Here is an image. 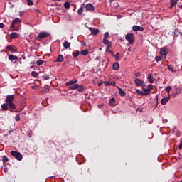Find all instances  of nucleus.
I'll list each match as a JSON object with an SVG mask.
<instances>
[{
	"label": "nucleus",
	"mask_w": 182,
	"mask_h": 182,
	"mask_svg": "<svg viewBox=\"0 0 182 182\" xmlns=\"http://www.w3.org/2000/svg\"><path fill=\"white\" fill-rule=\"evenodd\" d=\"M14 99L15 95H7L5 99L6 103L9 105V107H10V109H12V110H15L16 109V106L15 105V104H14Z\"/></svg>",
	"instance_id": "nucleus-1"
},
{
	"label": "nucleus",
	"mask_w": 182,
	"mask_h": 182,
	"mask_svg": "<svg viewBox=\"0 0 182 182\" xmlns=\"http://www.w3.org/2000/svg\"><path fill=\"white\" fill-rule=\"evenodd\" d=\"M126 41H128L129 43L127 45H133L134 43V34L128 33L125 36Z\"/></svg>",
	"instance_id": "nucleus-2"
},
{
	"label": "nucleus",
	"mask_w": 182,
	"mask_h": 182,
	"mask_svg": "<svg viewBox=\"0 0 182 182\" xmlns=\"http://www.w3.org/2000/svg\"><path fill=\"white\" fill-rule=\"evenodd\" d=\"M50 34L46 31H42L39 33L38 36L36 37L37 41H42V39L45 38H48V36H50Z\"/></svg>",
	"instance_id": "nucleus-3"
},
{
	"label": "nucleus",
	"mask_w": 182,
	"mask_h": 182,
	"mask_svg": "<svg viewBox=\"0 0 182 182\" xmlns=\"http://www.w3.org/2000/svg\"><path fill=\"white\" fill-rule=\"evenodd\" d=\"M10 154L11 156H13V157L16 159V160L21 161L23 159L22 154L20 152L11 151Z\"/></svg>",
	"instance_id": "nucleus-4"
},
{
	"label": "nucleus",
	"mask_w": 182,
	"mask_h": 182,
	"mask_svg": "<svg viewBox=\"0 0 182 182\" xmlns=\"http://www.w3.org/2000/svg\"><path fill=\"white\" fill-rule=\"evenodd\" d=\"M21 22H22V21H21L19 18H16L14 20H13L10 28H16V25H19Z\"/></svg>",
	"instance_id": "nucleus-5"
},
{
	"label": "nucleus",
	"mask_w": 182,
	"mask_h": 182,
	"mask_svg": "<svg viewBox=\"0 0 182 182\" xmlns=\"http://www.w3.org/2000/svg\"><path fill=\"white\" fill-rule=\"evenodd\" d=\"M134 83L136 86H145V83L143 82V80L139 79V78H135L134 80Z\"/></svg>",
	"instance_id": "nucleus-6"
},
{
	"label": "nucleus",
	"mask_w": 182,
	"mask_h": 182,
	"mask_svg": "<svg viewBox=\"0 0 182 182\" xmlns=\"http://www.w3.org/2000/svg\"><path fill=\"white\" fill-rule=\"evenodd\" d=\"M144 92H145V95H150V92H151V90H153V85L151 84H149L146 88L144 89Z\"/></svg>",
	"instance_id": "nucleus-7"
},
{
	"label": "nucleus",
	"mask_w": 182,
	"mask_h": 182,
	"mask_svg": "<svg viewBox=\"0 0 182 182\" xmlns=\"http://www.w3.org/2000/svg\"><path fill=\"white\" fill-rule=\"evenodd\" d=\"M160 55L161 58H166L167 56V48L166 47L161 48Z\"/></svg>",
	"instance_id": "nucleus-8"
},
{
	"label": "nucleus",
	"mask_w": 182,
	"mask_h": 182,
	"mask_svg": "<svg viewBox=\"0 0 182 182\" xmlns=\"http://www.w3.org/2000/svg\"><path fill=\"white\" fill-rule=\"evenodd\" d=\"M89 31H90L92 35H93L94 36L97 35V33H99V29L97 28H94L92 27L88 28Z\"/></svg>",
	"instance_id": "nucleus-9"
},
{
	"label": "nucleus",
	"mask_w": 182,
	"mask_h": 182,
	"mask_svg": "<svg viewBox=\"0 0 182 182\" xmlns=\"http://www.w3.org/2000/svg\"><path fill=\"white\" fill-rule=\"evenodd\" d=\"M85 8L87 11H89V12H93L95 11V6L92 5V4H88L85 6Z\"/></svg>",
	"instance_id": "nucleus-10"
},
{
	"label": "nucleus",
	"mask_w": 182,
	"mask_h": 182,
	"mask_svg": "<svg viewBox=\"0 0 182 182\" xmlns=\"http://www.w3.org/2000/svg\"><path fill=\"white\" fill-rule=\"evenodd\" d=\"M132 31H134V32H137V31L143 32V31H144V28L143 27H140L139 26H134L132 27Z\"/></svg>",
	"instance_id": "nucleus-11"
},
{
	"label": "nucleus",
	"mask_w": 182,
	"mask_h": 182,
	"mask_svg": "<svg viewBox=\"0 0 182 182\" xmlns=\"http://www.w3.org/2000/svg\"><path fill=\"white\" fill-rule=\"evenodd\" d=\"M135 92L136 93H137V95H141V96H146L144 90H140L139 89H136Z\"/></svg>",
	"instance_id": "nucleus-12"
},
{
	"label": "nucleus",
	"mask_w": 182,
	"mask_h": 182,
	"mask_svg": "<svg viewBox=\"0 0 182 182\" xmlns=\"http://www.w3.org/2000/svg\"><path fill=\"white\" fill-rule=\"evenodd\" d=\"M75 83H77V80H70L69 82H67L65 83V86H73V85H75Z\"/></svg>",
	"instance_id": "nucleus-13"
},
{
	"label": "nucleus",
	"mask_w": 182,
	"mask_h": 182,
	"mask_svg": "<svg viewBox=\"0 0 182 182\" xmlns=\"http://www.w3.org/2000/svg\"><path fill=\"white\" fill-rule=\"evenodd\" d=\"M9 106L8 103H4L1 105V110H9V108L8 107Z\"/></svg>",
	"instance_id": "nucleus-14"
},
{
	"label": "nucleus",
	"mask_w": 182,
	"mask_h": 182,
	"mask_svg": "<svg viewBox=\"0 0 182 182\" xmlns=\"http://www.w3.org/2000/svg\"><path fill=\"white\" fill-rule=\"evenodd\" d=\"M9 60H11V62H13V60H18V56L14 55H9Z\"/></svg>",
	"instance_id": "nucleus-15"
},
{
	"label": "nucleus",
	"mask_w": 182,
	"mask_h": 182,
	"mask_svg": "<svg viewBox=\"0 0 182 182\" xmlns=\"http://www.w3.org/2000/svg\"><path fill=\"white\" fill-rule=\"evenodd\" d=\"M147 79L149 83H154V79L153 78V75L151 74H149Z\"/></svg>",
	"instance_id": "nucleus-16"
},
{
	"label": "nucleus",
	"mask_w": 182,
	"mask_h": 182,
	"mask_svg": "<svg viewBox=\"0 0 182 182\" xmlns=\"http://www.w3.org/2000/svg\"><path fill=\"white\" fill-rule=\"evenodd\" d=\"M169 100H170L169 97H164V98H162L161 100V105H166L167 102H168Z\"/></svg>",
	"instance_id": "nucleus-17"
},
{
	"label": "nucleus",
	"mask_w": 182,
	"mask_h": 182,
	"mask_svg": "<svg viewBox=\"0 0 182 182\" xmlns=\"http://www.w3.org/2000/svg\"><path fill=\"white\" fill-rule=\"evenodd\" d=\"M18 37H19V34H18L15 32L11 33V39H18Z\"/></svg>",
	"instance_id": "nucleus-18"
},
{
	"label": "nucleus",
	"mask_w": 182,
	"mask_h": 182,
	"mask_svg": "<svg viewBox=\"0 0 182 182\" xmlns=\"http://www.w3.org/2000/svg\"><path fill=\"white\" fill-rule=\"evenodd\" d=\"M80 55H82V56H87V55H89V50H82L80 51Z\"/></svg>",
	"instance_id": "nucleus-19"
},
{
	"label": "nucleus",
	"mask_w": 182,
	"mask_h": 182,
	"mask_svg": "<svg viewBox=\"0 0 182 182\" xmlns=\"http://www.w3.org/2000/svg\"><path fill=\"white\" fill-rule=\"evenodd\" d=\"M50 90V87L49 85H46L43 88V92H44V93H48V92H49Z\"/></svg>",
	"instance_id": "nucleus-20"
},
{
	"label": "nucleus",
	"mask_w": 182,
	"mask_h": 182,
	"mask_svg": "<svg viewBox=\"0 0 182 182\" xmlns=\"http://www.w3.org/2000/svg\"><path fill=\"white\" fill-rule=\"evenodd\" d=\"M6 49H8V50H10V52H16V50H15V47L14 46H8L6 47Z\"/></svg>",
	"instance_id": "nucleus-21"
},
{
	"label": "nucleus",
	"mask_w": 182,
	"mask_h": 182,
	"mask_svg": "<svg viewBox=\"0 0 182 182\" xmlns=\"http://www.w3.org/2000/svg\"><path fill=\"white\" fill-rule=\"evenodd\" d=\"M119 68H120V65H119L118 63H114L112 65V69H113V70H117V69H119Z\"/></svg>",
	"instance_id": "nucleus-22"
},
{
	"label": "nucleus",
	"mask_w": 182,
	"mask_h": 182,
	"mask_svg": "<svg viewBox=\"0 0 182 182\" xmlns=\"http://www.w3.org/2000/svg\"><path fill=\"white\" fill-rule=\"evenodd\" d=\"M118 90H119V95L120 96H125L126 95V92H124V90H123V89L118 87Z\"/></svg>",
	"instance_id": "nucleus-23"
},
{
	"label": "nucleus",
	"mask_w": 182,
	"mask_h": 182,
	"mask_svg": "<svg viewBox=\"0 0 182 182\" xmlns=\"http://www.w3.org/2000/svg\"><path fill=\"white\" fill-rule=\"evenodd\" d=\"M63 47L65 48V49H69V48H70V43L65 41L63 43Z\"/></svg>",
	"instance_id": "nucleus-24"
},
{
	"label": "nucleus",
	"mask_w": 182,
	"mask_h": 182,
	"mask_svg": "<svg viewBox=\"0 0 182 182\" xmlns=\"http://www.w3.org/2000/svg\"><path fill=\"white\" fill-rule=\"evenodd\" d=\"M63 59H64L63 55H59L58 56V58L55 60V62H63Z\"/></svg>",
	"instance_id": "nucleus-25"
},
{
	"label": "nucleus",
	"mask_w": 182,
	"mask_h": 182,
	"mask_svg": "<svg viewBox=\"0 0 182 182\" xmlns=\"http://www.w3.org/2000/svg\"><path fill=\"white\" fill-rule=\"evenodd\" d=\"M77 90L78 92H83V90H85V87H83V85H77Z\"/></svg>",
	"instance_id": "nucleus-26"
},
{
	"label": "nucleus",
	"mask_w": 182,
	"mask_h": 182,
	"mask_svg": "<svg viewBox=\"0 0 182 182\" xmlns=\"http://www.w3.org/2000/svg\"><path fill=\"white\" fill-rule=\"evenodd\" d=\"M78 84H74L71 86H69V89L71 90H76L77 89Z\"/></svg>",
	"instance_id": "nucleus-27"
},
{
	"label": "nucleus",
	"mask_w": 182,
	"mask_h": 182,
	"mask_svg": "<svg viewBox=\"0 0 182 182\" xmlns=\"http://www.w3.org/2000/svg\"><path fill=\"white\" fill-rule=\"evenodd\" d=\"M178 0H171V8H173L175 5H177Z\"/></svg>",
	"instance_id": "nucleus-28"
},
{
	"label": "nucleus",
	"mask_w": 182,
	"mask_h": 182,
	"mask_svg": "<svg viewBox=\"0 0 182 182\" xmlns=\"http://www.w3.org/2000/svg\"><path fill=\"white\" fill-rule=\"evenodd\" d=\"M2 159L3 163H8V161H9V159H8V156H3Z\"/></svg>",
	"instance_id": "nucleus-29"
},
{
	"label": "nucleus",
	"mask_w": 182,
	"mask_h": 182,
	"mask_svg": "<svg viewBox=\"0 0 182 182\" xmlns=\"http://www.w3.org/2000/svg\"><path fill=\"white\" fill-rule=\"evenodd\" d=\"M168 69L171 72H176L175 70H174V65H168Z\"/></svg>",
	"instance_id": "nucleus-30"
},
{
	"label": "nucleus",
	"mask_w": 182,
	"mask_h": 182,
	"mask_svg": "<svg viewBox=\"0 0 182 182\" xmlns=\"http://www.w3.org/2000/svg\"><path fill=\"white\" fill-rule=\"evenodd\" d=\"M64 8H65V9H69V8H70V3L69 2H65L64 4Z\"/></svg>",
	"instance_id": "nucleus-31"
},
{
	"label": "nucleus",
	"mask_w": 182,
	"mask_h": 182,
	"mask_svg": "<svg viewBox=\"0 0 182 182\" xmlns=\"http://www.w3.org/2000/svg\"><path fill=\"white\" fill-rule=\"evenodd\" d=\"M43 80H49L50 79V77L49 75H46L42 76Z\"/></svg>",
	"instance_id": "nucleus-32"
},
{
	"label": "nucleus",
	"mask_w": 182,
	"mask_h": 182,
	"mask_svg": "<svg viewBox=\"0 0 182 182\" xmlns=\"http://www.w3.org/2000/svg\"><path fill=\"white\" fill-rule=\"evenodd\" d=\"M79 55H80V53L79 51H75L73 53V56L74 58H77V56H79Z\"/></svg>",
	"instance_id": "nucleus-33"
},
{
	"label": "nucleus",
	"mask_w": 182,
	"mask_h": 182,
	"mask_svg": "<svg viewBox=\"0 0 182 182\" xmlns=\"http://www.w3.org/2000/svg\"><path fill=\"white\" fill-rule=\"evenodd\" d=\"M78 15H82L83 14V7H80L78 11H77Z\"/></svg>",
	"instance_id": "nucleus-34"
},
{
	"label": "nucleus",
	"mask_w": 182,
	"mask_h": 182,
	"mask_svg": "<svg viewBox=\"0 0 182 182\" xmlns=\"http://www.w3.org/2000/svg\"><path fill=\"white\" fill-rule=\"evenodd\" d=\"M38 73H36V71H33L31 72V76H33V77H38Z\"/></svg>",
	"instance_id": "nucleus-35"
},
{
	"label": "nucleus",
	"mask_w": 182,
	"mask_h": 182,
	"mask_svg": "<svg viewBox=\"0 0 182 182\" xmlns=\"http://www.w3.org/2000/svg\"><path fill=\"white\" fill-rule=\"evenodd\" d=\"M116 102V100H114V98H111L109 100V105L111 106H113L114 105V102Z\"/></svg>",
	"instance_id": "nucleus-36"
},
{
	"label": "nucleus",
	"mask_w": 182,
	"mask_h": 182,
	"mask_svg": "<svg viewBox=\"0 0 182 182\" xmlns=\"http://www.w3.org/2000/svg\"><path fill=\"white\" fill-rule=\"evenodd\" d=\"M44 63H45V61H43V60H38L36 61V63H37V65H43Z\"/></svg>",
	"instance_id": "nucleus-37"
},
{
	"label": "nucleus",
	"mask_w": 182,
	"mask_h": 182,
	"mask_svg": "<svg viewBox=\"0 0 182 182\" xmlns=\"http://www.w3.org/2000/svg\"><path fill=\"white\" fill-rule=\"evenodd\" d=\"M16 122H19L21 120V117L19 116V114H17L15 117Z\"/></svg>",
	"instance_id": "nucleus-38"
},
{
	"label": "nucleus",
	"mask_w": 182,
	"mask_h": 182,
	"mask_svg": "<svg viewBox=\"0 0 182 182\" xmlns=\"http://www.w3.org/2000/svg\"><path fill=\"white\" fill-rule=\"evenodd\" d=\"M104 45H109V40L107 38H103Z\"/></svg>",
	"instance_id": "nucleus-39"
},
{
	"label": "nucleus",
	"mask_w": 182,
	"mask_h": 182,
	"mask_svg": "<svg viewBox=\"0 0 182 182\" xmlns=\"http://www.w3.org/2000/svg\"><path fill=\"white\" fill-rule=\"evenodd\" d=\"M27 1V5H33V1L32 0H26Z\"/></svg>",
	"instance_id": "nucleus-40"
},
{
	"label": "nucleus",
	"mask_w": 182,
	"mask_h": 182,
	"mask_svg": "<svg viewBox=\"0 0 182 182\" xmlns=\"http://www.w3.org/2000/svg\"><path fill=\"white\" fill-rule=\"evenodd\" d=\"M155 60H156V62H160V60H161V57H160V56H156V57L155 58Z\"/></svg>",
	"instance_id": "nucleus-41"
},
{
	"label": "nucleus",
	"mask_w": 182,
	"mask_h": 182,
	"mask_svg": "<svg viewBox=\"0 0 182 182\" xmlns=\"http://www.w3.org/2000/svg\"><path fill=\"white\" fill-rule=\"evenodd\" d=\"M120 53H117L114 57H115V60H119V56Z\"/></svg>",
	"instance_id": "nucleus-42"
},
{
	"label": "nucleus",
	"mask_w": 182,
	"mask_h": 182,
	"mask_svg": "<svg viewBox=\"0 0 182 182\" xmlns=\"http://www.w3.org/2000/svg\"><path fill=\"white\" fill-rule=\"evenodd\" d=\"M109 38V32H105L104 34V38Z\"/></svg>",
	"instance_id": "nucleus-43"
},
{
	"label": "nucleus",
	"mask_w": 182,
	"mask_h": 182,
	"mask_svg": "<svg viewBox=\"0 0 182 182\" xmlns=\"http://www.w3.org/2000/svg\"><path fill=\"white\" fill-rule=\"evenodd\" d=\"M166 92H167L168 93H169V92H170V90H171V87L168 86V87L166 88Z\"/></svg>",
	"instance_id": "nucleus-44"
},
{
	"label": "nucleus",
	"mask_w": 182,
	"mask_h": 182,
	"mask_svg": "<svg viewBox=\"0 0 182 182\" xmlns=\"http://www.w3.org/2000/svg\"><path fill=\"white\" fill-rule=\"evenodd\" d=\"M104 85H105V86H110V82L105 81V82H104Z\"/></svg>",
	"instance_id": "nucleus-45"
},
{
	"label": "nucleus",
	"mask_w": 182,
	"mask_h": 182,
	"mask_svg": "<svg viewBox=\"0 0 182 182\" xmlns=\"http://www.w3.org/2000/svg\"><path fill=\"white\" fill-rule=\"evenodd\" d=\"M5 27V24H4L3 23H0V29H3V28Z\"/></svg>",
	"instance_id": "nucleus-46"
},
{
	"label": "nucleus",
	"mask_w": 182,
	"mask_h": 182,
	"mask_svg": "<svg viewBox=\"0 0 182 182\" xmlns=\"http://www.w3.org/2000/svg\"><path fill=\"white\" fill-rule=\"evenodd\" d=\"M135 76H136V77H140V76H141V74L140 73H136L135 74Z\"/></svg>",
	"instance_id": "nucleus-47"
},
{
	"label": "nucleus",
	"mask_w": 182,
	"mask_h": 182,
	"mask_svg": "<svg viewBox=\"0 0 182 182\" xmlns=\"http://www.w3.org/2000/svg\"><path fill=\"white\" fill-rule=\"evenodd\" d=\"M109 85H111L112 86H115L116 85V82L113 81V82H111L109 83Z\"/></svg>",
	"instance_id": "nucleus-48"
},
{
	"label": "nucleus",
	"mask_w": 182,
	"mask_h": 182,
	"mask_svg": "<svg viewBox=\"0 0 182 182\" xmlns=\"http://www.w3.org/2000/svg\"><path fill=\"white\" fill-rule=\"evenodd\" d=\"M36 12H38V14L41 12L38 9H35Z\"/></svg>",
	"instance_id": "nucleus-49"
},
{
	"label": "nucleus",
	"mask_w": 182,
	"mask_h": 182,
	"mask_svg": "<svg viewBox=\"0 0 182 182\" xmlns=\"http://www.w3.org/2000/svg\"><path fill=\"white\" fill-rule=\"evenodd\" d=\"M164 123H167V119L163 120Z\"/></svg>",
	"instance_id": "nucleus-50"
},
{
	"label": "nucleus",
	"mask_w": 182,
	"mask_h": 182,
	"mask_svg": "<svg viewBox=\"0 0 182 182\" xmlns=\"http://www.w3.org/2000/svg\"><path fill=\"white\" fill-rule=\"evenodd\" d=\"M128 52H132V49L131 48H128Z\"/></svg>",
	"instance_id": "nucleus-51"
},
{
	"label": "nucleus",
	"mask_w": 182,
	"mask_h": 182,
	"mask_svg": "<svg viewBox=\"0 0 182 182\" xmlns=\"http://www.w3.org/2000/svg\"><path fill=\"white\" fill-rule=\"evenodd\" d=\"M182 148V144L181 143L180 146H179V149H181Z\"/></svg>",
	"instance_id": "nucleus-52"
},
{
	"label": "nucleus",
	"mask_w": 182,
	"mask_h": 182,
	"mask_svg": "<svg viewBox=\"0 0 182 182\" xmlns=\"http://www.w3.org/2000/svg\"><path fill=\"white\" fill-rule=\"evenodd\" d=\"M122 18V16H118V19H120Z\"/></svg>",
	"instance_id": "nucleus-53"
},
{
	"label": "nucleus",
	"mask_w": 182,
	"mask_h": 182,
	"mask_svg": "<svg viewBox=\"0 0 182 182\" xmlns=\"http://www.w3.org/2000/svg\"><path fill=\"white\" fill-rule=\"evenodd\" d=\"M35 87H36V86L31 87V88H33V89H35Z\"/></svg>",
	"instance_id": "nucleus-54"
},
{
	"label": "nucleus",
	"mask_w": 182,
	"mask_h": 182,
	"mask_svg": "<svg viewBox=\"0 0 182 182\" xmlns=\"http://www.w3.org/2000/svg\"><path fill=\"white\" fill-rule=\"evenodd\" d=\"M98 107L100 108L102 107V105H98Z\"/></svg>",
	"instance_id": "nucleus-55"
},
{
	"label": "nucleus",
	"mask_w": 182,
	"mask_h": 182,
	"mask_svg": "<svg viewBox=\"0 0 182 182\" xmlns=\"http://www.w3.org/2000/svg\"><path fill=\"white\" fill-rule=\"evenodd\" d=\"M114 0H110V3L112 4V2H113Z\"/></svg>",
	"instance_id": "nucleus-56"
},
{
	"label": "nucleus",
	"mask_w": 182,
	"mask_h": 182,
	"mask_svg": "<svg viewBox=\"0 0 182 182\" xmlns=\"http://www.w3.org/2000/svg\"><path fill=\"white\" fill-rule=\"evenodd\" d=\"M9 111H10V112H12V110H11V109H9Z\"/></svg>",
	"instance_id": "nucleus-57"
},
{
	"label": "nucleus",
	"mask_w": 182,
	"mask_h": 182,
	"mask_svg": "<svg viewBox=\"0 0 182 182\" xmlns=\"http://www.w3.org/2000/svg\"><path fill=\"white\" fill-rule=\"evenodd\" d=\"M54 1H59V0H54Z\"/></svg>",
	"instance_id": "nucleus-58"
}]
</instances>
